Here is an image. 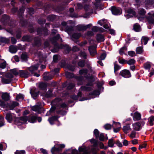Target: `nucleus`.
<instances>
[{
	"label": "nucleus",
	"instance_id": "nucleus-1",
	"mask_svg": "<svg viewBox=\"0 0 154 154\" xmlns=\"http://www.w3.org/2000/svg\"><path fill=\"white\" fill-rule=\"evenodd\" d=\"M51 104L52 106L50 110L51 112L54 111L57 114H65L66 111L64 109L66 107L67 105L65 103H62V100L60 98H55L52 101Z\"/></svg>",
	"mask_w": 154,
	"mask_h": 154
},
{
	"label": "nucleus",
	"instance_id": "nucleus-2",
	"mask_svg": "<svg viewBox=\"0 0 154 154\" xmlns=\"http://www.w3.org/2000/svg\"><path fill=\"white\" fill-rule=\"evenodd\" d=\"M91 143L93 145L91 146V151H90V147H87L83 145L82 146L79 148V149L80 152H83V154H90L91 152L92 154H97V151L99 150L98 147V142L95 139L92 138L89 140Z\"/></svg>",
	"mask_w": 154,
	"mask_h": 154
},
{
	"label": "nucleus",
	"instance_id": "nucleus-3",
	"mask_svg": "<svg viewBox=\"0 0 154 154\" xmlns=\"http://www.w3.org/2000/svg\"><path fill=\"white\" fill-rule=\"evenodd\" d=\"M60 38V35L57 34V35L50 39V41L52 44L54 45V49L52 50V51L54 52H57L59 49L64 48L68 52L71 50V48L69 45H59L57 42V41Z\"/></svg>",
	"mask_w": 154,
	"mask_h": 154
},
{
	"label": "nucleus",
	"instance_id": "nucleus-4",
	"mask_svg": "<svg viewBox=\"0 0 154 154\" xmlns=\"http://www.w3.org/2000/svg\"><path fill=\"white\" fill-rule=\"evenodd\" d=\"M36 116L30 115L28 117L24 116L20 118H17L15 119L14 123L18 126L25 124L27 121L30 123H34L36 122Z\"/></svg>",
	"mask_w": 154,
	"mask_h": 154
},
{
	"label": "nucleus",
	"instance_id": "nucleus-5",
	"mask_svg": "<svg viewBox=\"0 0 154 154\" xmlns=\"http://www.w3.org/2000/svg\"><path fill=\"white\" fill-rule=\"evenodd\" d=\"M1 22L7 28L6 30L8 32L10 33L13 32L12 29L14 26V25L13 22L10 21L8 16L5 14L3 15L1 19Z\"/></svg>",
	"mask_w": 154,
	"mask_h": 154
},
{
	"label": "nucleus",
	"instance_id": "nucleus-6",
	"mask_svg": "<svg viewBox=\"0 0 154 154\" xmlns=\"http://www.w3.org/2000/svg\"><path fill=\"white\" fill-rule=\"evenodd\" d=\"M14 77L13 75L10 73H8L5 76L2 78V82L3 84L10 83L13 81Z\"/></svg>",
	"mask_w": 154,
	"mask_h": 154
},
{
	"label": "nucleus",
	"instance_id": "nucleus-7",
	"mask_svg": "<svg viewBox=\"0 0 154 154\" xmlns=\"http://www.w3.org/2000/svg\"><path fill=\"white\" fill-rule=\"evenodd\" d=\"M65 75L66 77L67 78H74L78 81V85H82V81L83 80V77L82 76H75L74 74L68 72H66Z\"/></svg>",
	"mask_w": 154,
	"mask_h": 154
},
{
	"label": "nucleus",
	"instance_id": "nucleus-8",
	"mask_svg": "<svg viewBox=\"0 0 154 154\" xmlns=\"http://www.w3.org/2000/svg\"><path fill=\"white\" fill-rule=\"evenodd\" d=\"M25 10L24 7H22L18 11V14L19 17L20 19V23L22 26H27V25L26 21L24 20L23 19L22 15L23 14Z\"/></svg>",
	"mask_w": 154,
	"mask_h": 154
},
{
	"label": "nucleus",
	"instance_id": "nucleus-9",
	"mask_svg": "<svg viewBox=\"0 0 154 154\" xmlns=\"http://www.w3.org/2000/svg\"><path fill=\"white\" fill-rule=\"evenodd\" d=\"M65 145L64 144H60L57 145L53 147L51 149V152L52 154H56L59 152L61 151L62 149L64 148Z\"/></svg>",
	"mask_w": 154,
	"mask_h": 154
},
{
	"label": "nucleus",
	"instance_id": "nucleus-10",
	"mask_svg": "<svg viewBox=\"0 0 154 154\" xmlns=\"http://www.w3.org/2000/svg\"><path fill=\"white\" fill-rule=\"evenodd\" d=\"M145 122L143 121L136 122L132 125L134 130L139 131L141 129L142 127L144 125Z\"/></svg>",
	"mask_w": 154,
	"mask_h": 154
},
{
	"label": "nucleus",
	"instance_id": "nucleus-11",
	"mask_svg": "<svg viewBox=\"0 0 154 154\" xmlns=\"http://www.w3.org/2000/svg\"><path fill=\"white\" fill-rule=\"evenodd\" d=\"M119 75L126 78H130L131 76L130 72L128 70L126 69L121 71Z\"/></svg>",
	"mask_w": 154,
	"mask_h": 154
},
{
	"label": "nucleus",
	"instance_id": "nucleus-12",
	"mask_svg": "<svg viewBox=\"0 0 154 154\" xmlns=\"http://www.w3.org/2000/svg\"><path fill=\"white\" fill-rule=\"evenodd\" d=\"M111 11L112 14L114 15H119L122 13V10L119 7H112L111 8Z\"/></svg>",
	"mask_w": 154,
	"mask_h": 154
},
{
	"label": "nucleus",
	"instance_id": "nucleus-13",
	"mask_svg": "<svg viewBox=\"0 0 154 154\" xmlns=\"http://www.w3.org/2000/svg\"><path fill=\"white\" fill-rule=\"evenodd\" d=\"M127 14H125L127 19L130 17H132L133 16H134L136 15V12L133 9H129L127 11Z\"/></svg>",
	"mask_w": 154,
	"mask_h": 154
},
{
	"label": "nucleus",
	"instance_id": "nucleus-14",
	"mask_svg": "<svg viewBox=\"0 0 154 154\" xmlns=\"http://www.w3.org/2000/svg\"><path fill=\"white\" fill-rule=\"evenodd\" d=\"M19 72V76L21 77L27 78L30 75V73L27 70H20Z\"/></svg>",
	"mask_w": 154,
	"mask_h": 154
},
{
	"label": "nucleus",
	"instance_id": "nucleus-15",
	"mask_svg": "<svg viewBox=\"0 0 154 154\" xmlns=\"http://www.w3.org/2000/svg\"><path fill=\"white\" fill-rule=\"evenodd\" d=\"M37 32L38 34H42L45 36L48 34V30L45 28L43 29L38 28L37 29Z\"/></svg>",
	"mask_w": 154,
	"mask_h": 154
},
{
	"label": "nucleus",
	"instance_id": "nucleus-16",
	"mask_svg": "<svg viewBox=\"0 0 154 154\" xmlns=\"http://www.w3.org/2000/svg\"><path fill=\"white\" fill-rule=\"evenodd\" d=\"M1 97L4 101H8L10 100V94L7 92L2 93V94Z\"/></svg>",
	"mask_w": 154,
	"mask_h": 154
},
{
	"label": "nucleus",
	"instance_id": "nucleus-17",
	"mask_svg": "<svg viewBox=\"0 0 154 154\" xmlns=\"http://www.w3.org/2000/svg\"><path fill=\"white\" fill-rule=\"evenodd\" d=\"M96 46L94 45L91 46L89 47L88 50L91 55L94 56L96 54Z\"/></svg>",
	"mask_w": 154,
	"mask_h": 154
},
{
	"label": "nucleus",
	"instance_id": "nucleus-18",
	"mask_svg": "<svg viewBox=\"0 0 154 154\" xmlns=\"http://www.w3.org/2000/svg\"><path fill=\"white\" fill-rule=\"evenodd\" d=\"M5 118L8 122L11 123L14 119V117L12 114L9 113L6 114Z\"/></svg>",
	"mask_w": 154,
	"mask_h": 154
},
{
	"label": "nucleus",
	"instance_id": "nucleus-19",
	"mask_svg": "<svg viewBox=\"0 0 154 154\" xmlns=\"http://www.w3.org/2000/svg\"><path fill=\"white\" fill-rule=\"evenodd\" d=\"M34 45L37 46H39L41 45V39L40 37H35L34 38Z\"/></svg>",
	"mask_w": 154,
	"mask_h": 154
},
{
	"label": "nucleus",
	"instance_id": "nucleus-20",
	"mask_svg": "<svg viewBox=\"0 0 154 154\" xmlns=\"http://www.w3.org/2000/svg\"><path fill=\"white\" fill-rule=\"evenodd\" d=\"M88 70L86 69H82L79 71V74L81 75H83L85 77H87Z\"/></svg>",
	"mask_w": 154,
	"mask_h": 154
},
{
	"label": "nucleus",
	"instance_id": "nucleus-21",
	"mask_svg": "<svg viewBox=\"0 0 154 154\" xmlns=\"http://www.w3.org/2000/svg\"><path fill=\"white\" fill-rule=\"evenodd\" d=\"M31 109L33 111L37 112L38 114L41 113V107L40 106L35 105L31 107Z\"/></svg>",
	"mask_w": 154,
	"mask_h": 154
},
{
	"label": "nucleus",
	"instance_id": "nucleus-22",
	"mask_svg": "<svg viewBox=\"0 0 154 154\" xmlns=\"http://www.w3.org/2000/svg\"><path fill=\"white\" fill-rule=\"evenodd\" d=\"M39 65L36 64L32 65L28 68L29 70L32 74H33L35 71H36L39 67Z\"/></svg>",
	"mask_w": 154,
	"mask_h": 154
},
{
	"label": "nucleus",
	"instance_id": "nucleus-23",
	"mask_svg": "<svg viewBox=\"0 0 154 154\" xmlns=\"http://www.w3.org/2000/svg\"><path fill=\"white\" fill-rule=\"evenodd\" d=\"M133 118L134 121L140 120L141 119V115L138 112H136L134 113Z\"/></svg>",
	"mask_w": 154,
	"mask_h": 154
},
{
	"label": "nucleus",
	"instance_id": "nucleus-24",
	"mask_svg": "<svg viewBox=\"0 0 154 154\" xmlns=\"http://www.w3.org/2000/svg\"><path fill=\"white\" fill-rule=\"evenodd\" d=\"M148 16L147 17V20L148 23L149 24H154V19L152 16V14L150 13H148Z\"/></svg>",
	"mask_w": 154,
	"mask_h": 154
},
{
	"label": "nucleus",
	"instance_id": "nucleus-25",
	"mask_svg": "<svg viewBox=\"0 0 154 154\" xmlns=\"http://www.w3.org/2000/svg\"><path fill=\"white\" fill-rule=\"evenodd\" d=\"M96 38L97 41L99 42H103L105 40L104 36L100 34L97 35Z\"/></svg>",
	"mask_w": 154,
	"mask_h": 154
},
{
	"label": "nucleus",
	"instance_id": "nucleus-26",
	"mask_svg": "<svg viewBox=\"0 0 154 154\" xmlns=\"http://www.w3.org/2000/svg\"><path fill=\"white\" fill-rule=\"evenodd\" d=\"M123 130L124 132L125 133H128L131 130L130 128V124H128L123 127Z\"/></svg>",
	"mask_w": 154,
	"mask_h": 154
},
{
	"label": "nucleus",
	"instance_id": "nucleus-27",
	"mask_svg": "<svg viewBox=\"0 0 154 154\" xmlns=\"http://www.w3.org/2000/svg\"><path fill=\"white\" fill-rule=\"evenodd\" d=\"M59 117L57 116H53L49 118L48 121L51 125H53L54 124V121L57 120Z\"/></svg>",
	"mask_w": 154,
	"mask_h": 154
},
{
	"label": "nucleus",
	"instance_id": "nucleus-28",
	"mask_svg": "<svg viewBox=\"0 0 154 154\" xmlns=\"http://www.w3.org/2000/svg\"><path fill=\"white\" fill-rule=\"evenodd\" d=\"M149 40V38L148 37L146 36H143L141 38V42L142 45L143 44L144 45H146L148 41Z\"/></svg>",
	"mask_w": 154,
	"mask_h": 154
},
{
	"label": "nucleus",
	"instance_id": "nucleus-29",
	"mask_svg": "<svg viewBox=\"0 0 154 154\" xmlns=\"http://www.w3.org/2000/svg\"><path fill=\"white\" fill-rule=\"evenodd\" d=\"M9 51L12 53H15L17 51L16 47L14 45L10 46L9 47Z\"/></svg>",
	"mask_w": 154,
	"mask_h": 154
},
{
	"label": "nucleus",
	"instance_id": "nucleus-30",
	"mask_svg": "<svg viewBox=\"0 0 154 154\" xmlns=\"http://www.w3.org/2000/svg\"><path fill=\"white\" fill-rule=\"evenodd\" d=\"M10 40L7 38L3 37H0V42L5 43V44L9 43Z\"/></svg>",
	"mask_w": 154,
	"mask_h": 154
},
{
	"label": "nucleus",
	"instance_id": "nucleus-31",
	"mask_svg": "<svg viewBox=\"0 0 154 154\" xmlns=\"http://www.w3.org/2000/svg\"><path fill=\"white\" fill-rule=\"evenodd\" d=\"M19 71L20 70H18L17 69H11L10 71V72L9 73H10L12 75L13 74L14 75L16 76L18 75H19Z\"/></svg>",
	"mask_w": 154,
	"mask_h": 154
},
{
	"label": "nucleus",
	"instance_id": "nucleus-32",
	"mask_svg": "<svg viewBox=\"0 0 154 154\" xmlns=\"http://www.w3.org/2000/svg\"><path fill=\"white\" fill-rule=\"evenodd\" d=\"M89 85L88 84L86 86H82L81 87V89L82 90L85 91H90L92 90V88L91 87L88 86Z\"/></svg>",
	"mask_w": 154,
	"mask_h": 154
},
{
	"label": "nucleus",
	"instance_id": "nucleus-33",
	"mask_svg": "<svg viewBox=\"0 0 154 154\" xmlns=\"http://www.w3.org/2000/svg\"><path fill=\"white\" fill-rule=\"evenodd\" d=\"M19 103L16 102H12L9 106V108L10 109L12 110L16 106L18 105Z\"/></svg>",
	"mask_w": 154,
	"mask_h": 154
},
{
	"label": "nucleus",
	"instance_id": "nucleus-34",
	"mask_svg": "<svg viewBox=\"0 0 154 154\" xmlns=\"http://www.w3.org/2000/svg\"><path fill=\"white\" fill-rule=\"evenodd\" d=\"M79 56L84 59H86L87 58V54L84 51H81L79 54Z\"/></svg>",
	"mask_w": 154,
	"mask_h": 154
},
{
	"label": "nucleus",
	"instance_id": "nucleus-35",
	"mask_svg": "<svg viewBox=\"0 0 154 154\" xmlns=\"http://www.w3.org/2000/svg\"><path fill=\"white\" fill-rule=\"evenodd\" d=\"M58 17L56 16L55 15H50L47 17V20L49 21H53L55 20Z\"/></svg>",
	"mask_w": 154,
	"mask_h": 154
},
{
	"label": "nucleus",
	"instance_id": "nucleus-36",
	"mask_svg": "<svg viewBox=\"0 0 154 154\" xmlns=\"http://www.w3.org/2000/svg\"><path fill=\"white\" fill-rule=\"evenodd\" d=\"M121 68V67L119 66V65L115 64L114 66V72L116 75H118V73L117 72Z\"/></svg>",
	"mask_w": 154,
	"mask_h": 154
},
{
	"label": "nucleus",
	"instance_id": "nucleus-37",
	"mask_svg": "<svg viewBox=\"0 0 154 154\" xmlns=\"http://www.w3.org/2000/svg\"><path fill=\"white\" fill-rule=\"evenodd\" d=\"M76 29L78 31L85 30L84 25H79L76 26Z\"/></svg>",
	"mask_w": 154,
	"mask_h": 154
},
{
	"label": "nucleus",
	"instance_id": "nucleus-38",
	"mask_svg": "<svg viewBox=\"0 0 154 154\" xmlns=\"http://www.w3.org/2000/svg\"><path fill=\"white\" fill-rule=\"evenodd\" d=\"M85 64V61L84 60H79L78 63V66L81 67H83L84 66Z\"/></svg>",
	"mask_w": 154,
	"mask_h": 154
},
{
	"label": "nucleus",
	"instance_id": "nucleus-39",
	"mask_svg": "<svg viewBox=\"0 0 154 154\" xmlns=\"http://www.w3.org/2000/svg\"><path fill=\"white\" fill-rule=\"evenodd\" d=\"M27 58V55L26 53H23L21 55V58L23 61H26Z\"/></svg>",
	"mask_w": 154,
	"mask_h": 154
},
{
	"label": "nucleus",
	"instance_id": "nucleus-40",
	"mask_svg": "<svg viewBox=\"0 0 154 154\" xmlns=\"http://www.w3.org/2000/svg\"><path fill=\"white\" fill-rule=\"evenodd\" d=\"M115 141L112 139H109L108 142V146H109L111 147H113L115 143Z\"/></svg>",
	"mask_w": 154,
	"mask_h": 154
},
{
	"label": "nucleus",
	"instance_id": "nucleus-41",
	"mask_svg": "<svg viewBox=\"0 0 154 154\" xmlns=\"http://www.w3.org/2000/svg\"><path fill=\"white\" fill-rule=\"evenodd\" d=\"M127 48L126 46H124V47H122L119 50V53L120 54V55H122L124 54L125 51H127Z\"/></svg>",
	"mask_w": 154,
	"mask_h": 154
},
{
	"label": "nucleus",
	"instance_id": "nucleus-42",
	"mask_svg": "<svg viewBox=\"0 0 154 154\" xmlns=\"http://www.w3.org/2000/svg\"><path fill=\"white\" fill-rule=\"evenodd\" d=\"M23 41L30 42L31 40V37L28 35L23 36L22 38Z\"/></svg>",
	"mask_w": 154,
	"mask_h": 154
},
{
	"label": "nucleus",
	"instance_id": "nucleus-43",
	"mask_svg": "<svg viewBox=\"0 0 154 154\" xmlns=\"http://www.w3.org/2000/svg\"><path fill=\"white\" fill-rule=\"evenodd\" d=\"M134 30L136 32H139L140 29V26L137 24H135L133 27Z\"/></svg>",
	"mask_w": 154,
	"mask_h": 154
},
{
	"label": "nucleus",
	"instance_id": "nucleus-44",
	"mask_svg": "<svg viewBox=\"0 0 154 154\" xmlns=\"http://www.w3.org/2000/svg\"><path fill=\"white\" fill-rule=\"evenodd\" d=\"M81 34L79 33H74L72 35V38H74L75 39H78L81 36Z\"/></svg>",
	"mask_w": 154,
	"mask_h": 154
},
{
	"label": "nucleus",
	"instance_id": "nucleus-45",
	"mask_svg": "<svg viewBox=\"0 0 154 154\" xmlns=\"http://www.w3.org/2000/svg\"><path fill=\"white\" fill-rule=\"evenodd\" d=\"M138 13L140 15H144L146 13V11L143 8H140L138 10Z\"/></svg>",
	"mask_w": 154,
	"mask_h": 154
},
{
	"label": "nucleus",
	"instance_id": "nucleus-46",
	"mask_svg": "<svg viewBox=\"0 0 154 154\" xmlns=\"http://www.w3.org/2000/svg\"><path fill=\"white\" fill-rule=\"evenodd\" d=\"M46 84L43 82H41L39 84V88L42 90H44L46 87Z\"/></svg>",
	"mask_w": 154,
	"mask_h": 154
},
{
	"label": "nucleus",
	"instance_id": "nucleus-47",
	"mask_svg": "<svg viewBox=\"0 0 154 154\" xmlns=\"http://www.w3.org/2000/svg\"><path fill=\"white\" fill-rule=\"evenodd\" d=\"M137 53L140 54H141L143 51V48L142 47H139L137 48L136 49Z\"/></svg>",
	"mask_w": 154,
	"mask_h": 154
},
{
	"label": "nucleus",
	"instance_id": "nucleus-48",
	"mask_svg": "<svg viewBox=\"0 0 154 154\" xmlns=\"http://www.w3.org/2000/svg\"><path fill=\"white\" fill-rule=\"evenodd\" d=\"M52 79V77L51 75H47L43 77V79L44 80L47 81L51 80Z\"/></svg>",
	"mask_w": 154,
	"mask_h": 154
},
{
	"label": "nucleus",
	"instance_id": "nucleus-49",
	"mask_svg": "<svg viewBox=\"0 0 154 154\" xmlns=\"http://www.w3.org/2000/svg\"><path fill=\"white\" fill-rule=\"evenodd\" d=\"M100 28L96 26H94L92 29V30L94 32L100 31Z\"/></svg>",
	"mask_w": 154,
	"mask_h": 154
},
{
	"label": "nucleus",
	"instance_id": "nucleus-50",
	"mask_svg": "<svg viewBox=\"0 0 154 154\" xmlns=\"http://www.w3.org/2000/svg\"><path fill=\"white\" fill-rule=\"evenodd\" d=\"M99 92L97 90H95L94 91L92 92H90L89 93L90 95H99Z\"/></svg>",
	"mask_w": 154,
	"mask_h": 154
},
{
	"label": "nucleus",
	"instance_id": "nucleus-51",
	"mask_svg": "<svg viewBox=\"0 0 154 154\" xmlns=\"http://www.w3.org/2000/svg\"><path fill=\"white\" fill-rule=\"evenodd\" d=\"M118 128H116L115 127H113V131L117 133L120 130L121 127V124H118Z\"/></svg>",
	"mask_w": 154,
	"mask_h": 154
},
{
	"label": "nucleus",
	"instance_id": "nucleus-52",
	"mask_svg": "<svg viewBox=\"0 0 154 154\" xmlns=\"http://www.w3.org/2000/svg\"><path fill=\"white\" fill-rule=\"evenodd\" d=\"M52 91L51 90L49 89L46 94V97H51L52 96Z\"/></svg>",
	"mask_w": 154,
	"mask_h": 154
},
{
	"label": "nucleus",
	"instance_id": "nucleus-53",
	"mask_svg": "<svg viewBox=\"0 0 154 154\" xmlns=\"http://www.w3.org/2000/svg\"><path fill=\"white\" fill-rule=\"evenodd\" d=\"M135 62V60L133 59L129 60L127 61V63L129 65H132L134 64Z\"/></svg>",
	"mask_w": 154,
	"mask_h": 154
},
{
	"label": "nucleus",
	"instance_id": "nucleus-54",
	"mask_svg": "<svg viewBox=\"0 0 154 154\" xmlns=\"http://www.w3.org/2000/svg\"><path fill=\"white\" fill-rule=\"evenodd\" d=\"M144 66L145 69H149L151 67V65L149 62H147L144 64Z\"/></svg>",
	"mask_w": 154,
	"mask_h": 154
},
{
	"label": "nucleus",
	"instance_id": "nucleus-55",
	"mask_svg": "<svg viewBox=\"0 0 154 154\" xmlns=\"http://www.w3.org/2000/svg\"><path fill=\"white\" fill-rule=\"evenodd\" d=\"M94 133L96 138H98L99 135V132L98 130L97 129H95L94 131Z\"/></svg>",
	"mask_w": 154,
	"mask_h": 154
},
{
	"label": "nucleus",
	"instance_id": "nucleus-56",
	"mask_svg": "<svg viewBox=\"0 0 154 154\" xmlns=\"http://www.w3.org/2000/svg\"><path fill=\"white\" fill-rule=\"evenodd\" d=\"M24 99L23 95L22 94H19L16 97V100L18 101L20 100H23Z\"/></svg>",
	"mask_w": 154,
	"mask_h": 154
},
{
	"label": "nucleus",
	"instance_id": "nucleus-57",
	"mask_svg": "<svg viewBox=\"0 0 154 154\" xmlns=\"http://www.w3.org/2000/svg\"><path fill=\"white\" fill-rule=\"evenodd\" d=\"M28 13L30 15H31L34 13V10L32 8H29L27 9V10Z\"/></svg>",
	"mask_w": 154,
	"mask_h": 154
},
{
	"label": "nucleus",
	"instance_id": "nucleus-58",
	"mask_svg": "<svg viewBox=\"0 0 154 154\" xmlns=\"http://www.w3.org/2000/svg\"><path fill=\"white\" fill-rule=\"evenodd\" d=\"M128 54L131 57H134L136 56V54L134 51H131L128 52Z\"/></svg>",
	"mask_w": 154,
	"mask_h": 154
},
{
	"label": "nucleus",
	"instance_id": "nucleus-59",
	"mask_svg": "<svg viewBox=\"0 0 154 154\" xmlns=\"http://www.w3.org/2000/svg\"><path fill=\"white\" fill-rule=\"evenodd\" d=\"M106 57V54L105 53H102L100 56L99 59L100 60H104Z\"/></svg>",
	"mask_w": 154,
	"mask_h": 154
},
{
	"label": "nucleus",
	"instance_id": "nucleus-60",
	"mask_svg": "<svg viewBox=\"0 0 154 154\" xmlns=\"http://www.w3.org/2000/svg\"><path fill=\"white\" fill-rule=\"evenodd\" d=\"M149 122L151 126H152L153 125V121H154V116H152L149 118Z\"/></svg>",
	"mask_w": 154,
	"mask_h": 154
},
{
	"label": "nucleus",
	"instance_id": "nucleus-61",
	"mask_svg": "<svg viewBox=\"0 0 154 154\" xmlns=\"http://www.w3.org/2000/svg\"><path fill=\"white\" fill-rule=\"evenodd\" d=\"M99 139L100 141H103L104 140L105 137H104V134L103 133H101L99 137Z\"/></svg>",
	"mask_w": 154,
	"mask_h": 154
},
{
	"label": "nucleus",
	"instance_id": "nucleus-62",
	"mask_svg": "<svg viewBox=\"0 0 154 154\" xmlns=\"http://www.w3.org/2000/svg\"><path fill=\"white\" fill-rule=\"evenodd\" d=\"M75 86V84L74 83H70L69 84L68 86L67 87L68 90L71 89L73 88Z\"/></svg>",
	"mask_w": 154,
	"mask_h": 154
},
{
	"label": "nucleus",
	"instance_id": "nucleus-63",
	"mask_svg": "<svg viewBox=\"0 0 154 154\" xmlns=\"http://www.w3.org/2000/svg\"><path fill=\"white\" fill-rule=\"evenodd\" d=\"M115 143L119 147H121L122 146V144L119 140L115 141Z\"/></svg>",
	"mask_w": 154,
	"mask_h": 154
},
{
	"label": "nucleus",
	"instance_id": "nucleus-64",
	"mask_svg": "<svg viewBox=\"0 0 154 154\" xmlns=\"http://www.w3.org/2000/svg\"><path fill=\"white\" fill-rule=\"evenodd\" d=\"M25 151L24 150H17L15 152V154H25Z\"/></svg>",
	"mask_w": 154,
	"mask_h": 154
}]
</instances>
